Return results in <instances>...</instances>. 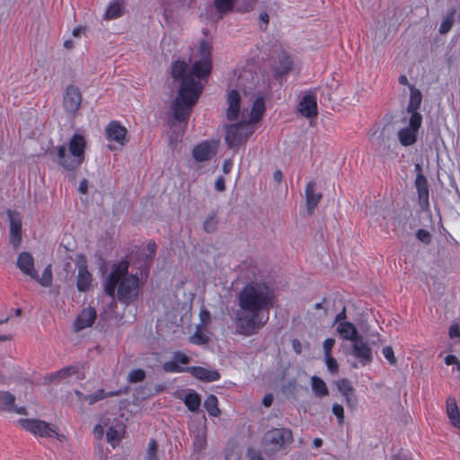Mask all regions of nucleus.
Segmentation results:
<instances>
[{
  "label": "nucleus",
  "mask_w": 460,
  "mask_h": 460,
  "mask_svg": "<svg viewBox=\"0 0 460 460\" xmlns=\"http://www.w3.org/2000/svg\"><path fill=\"white\" fill-rule=\"evenodd\" d=\"M158 444L155 439H150L146 450V460H158Z\"/></svg>",
  "instance_id": "obj_42"
},
{
  "label": "nucleus",
  "mask_w": 460,
  "mask_h": 460,
  "mask_svg": "<svg viewBox=\"0 0 460 460\" xmlns=\"http://www.w3.org/2000/svg\"><path fill=\"white\" fill-rule=\"evenodd\" d=\"M311 385H312V390L316 396L323 397V396H327L329 394V390L327 388V385L322 378H320L316 376H312L311 377Z\"/></svg>",
  "instance_id": "obj_31"
},
{
  "label": "nucleus",
  "mask_w": 460,
  "mask_h": 460,
  "mask_svg": "<svg viewBox=\"0 0 460 460\" xmlns=\"http://www.w3.org/2000/svg\"><path fill=\"white\" fill-rule=\"evenodd\" d=\"M123 4L119 1L111 2L106 9L105 18L112 20L120 17L123 14Z\"/></svg>",
  "instance_id": "obj_32"
},
{
  "label": "nucleus",
  "mask_w": 460,
  "mask_h": 460,
  "mask_svg": "<svg viewBox=\"0 0 460 460\" xmlns=\"http://www.w3.org/2000/svg\"><path fill=\"white\" fill-rule=\"evenodd\" d=\"M75 393L81 401L88 402L89 404H93L94 402L99 401L96 394L84 395L82 393H80L79 391H76Z\"/></svg>",
  "instance_id": "obj_54"
},
{
  "label": "nucleus",
  "mask_w": 460,
  "mask_h": 460,
  "mask_svg": "<svg viewBox=\"0 0 460 460\" xmlns=\"http://www.w3.org/2000/svg\"><path fill=\"white\" fill-rule=\"evenodd\" d=\"M294 441L291 429L273 428L268 430L261 438V447L266 456H274L285 450Z\"/></svg>",
  "instance_id": "obj_6"
},
{
  "label": "nucleus",
  "mask_w": 460,
  "mask_h": 460,
  "mask_svg": "<svg viewBox=\"0 0 460 460\" xmlns=\"http://www.w3.org/2000/svg\"><path fill=\"white\" fill-rule=\"evenodd\" d=\"M128 261L124 260L113 264L104 282L105 293L113 297L118 288V298L124 303L133 301L138 295L139 279L137 274H128Z\"/></svg>",
  "instance_id": "obj_3"
},
{
  "label": "nucleus",
  "mask_w": 460,
  "mask_h": 460,
  "mask_svg": "<svg viewBox=\"0 0 460 460\" xmlns=\"http://www.w3.org/2000/svg\"><path fill=\"white\" fill-rule=\"evenodd\" d=\"M395 132L393 123H386L382 128L376 124L368 130V137H375L376 147L385 154L394 153L397 142L394 138Z\"/></svg>",
  "instance_id": "obj_8"
},
{
  "label": "nucleus",
  "mask_w": 460,
  "mask_h": 460,
  "mask_svg": "<svg viewBox=\"0 0 460 460\" xmlns=\"http://www.w3.org/2000/svg\"><path fill=\"white\" fill-rule=\"evenodd\" d=\"M14 402L15 396L13 394L7 391L0 392V412L8 411L22 415L27 414L26 409L24 407H16Z\"/></svg>",
  "instance_id": "obj_22"
},
{
  "label": "nucleus",
  "mask_w": 460,
  "mask_h": 460,
  "mask_svg": "<svg viewBox=\"0 0 460 460\" xmlns=\"http://www.w3.org/2000/svg\"><path fill=\"white\" fill-rule=\"evenodd\" d=\"M19 270L31 279H37V270L34 267V259L28 252H22L19 254L16 262Z\"/></svg>",
  "instance_id": "obj_21"
},
{
  "label": "nucleus",
  "mask_w": 460,
  "mask_h": 460,
  "mask_svg": "<svg viewBox=\"0 0 460 460\" xmlns=\"http://www.w3.org/2000/svg\"><path fill=\"white\" fill-rule=\"evenodd\" d=\"M218 220L216 212L209 214L203 223V229L205 232L211 234L217 230Z\"/></svg>",
  "instance_id": "obj_40"
},
{
  "label": "nucleus",
  "mask_w": 460,
  "mask_h": 460,
  "mask_svg": "<svg viewBox=\"0 0 460 460\" xmlns=\"http://www.w3.org/2000/svg\"><path fill=\"white\" fill-rule=\"evenodd\" d=\"M200 402V397L196 392L189 393L184 398V403L190 411H198Z\"/></svg>",
  "instance_id": "obj_36"
},
{
  "label": "nucleus",
  "mask_w": 460,
  "mask_h": 460,
  "mask_svg": "<svg viewBox=\"0 0 460 460\" xmlns=\"http://www.w3.org/2000/svg\"><path fill=\"white\" fill-rule=\"evenodd\" d=\"M226 104V115H245V112H248V107L242 106L241 94L235 89H232L227 93Z\"/></svg>",
  "instance_id": "obj_15"
},
{
  "label": "nucleus",
  "mask_w": 460,
  "mask_h": 460,
  "mask_svg": "<svg viewBox=\"0 0 460 460\" xmlns=\"http://www.w3.org/2000/svg\"><path fill=\"white\" fill-rule=\"evenodd\" d=\"M212 70V60L199 59L192 65L190 75L198 79H206Z\"/></svg>",
  "instance_id": "obj_24"
},
{
  "label": "nucleus",
  "mask_w": 460,
  "mask_h": 460,
  "mask_svg": "<svg viewBox=\"0 0 460 460\" xmlns=\"http://www.w3.org/2000/svg\"><path fill=\"white\" fill-rule=\"evenodd\" d=\"M273 289L264 282H251L238 295L239 309L235 312L234 323L237 333L243 336L257 334L267 323L269 312L274 306Z\"/></svg>",
  "instance_id": "obj_1"
},
{
  "label": "nucleus",
  "mask_w": 460,
  "mask_h": 460,
  "mask_svg": "<svg viewBox=\"0 0 460 460\" xmlns=\"http://www.w3.org/2000/svg\"><path fill=\"white\" fill-rule=\"evenodd\" d=\"M217 398L214 394H210L204 402V407L211 416L217 417L221 411L217 407Z\"/></svg>",
  "instance_id": "obj_35"
},
{
  "label": "nucleus",
  "mask_w": 460,
  "mask_h": 460,
  "mask_svg": "<svg viewBox=\"0 0 460 460\" xmlns=\"http://www.w3.org/2000/svg\"><path fill=\"white\" fill-rule=\"evenodd\" d=\"M202 329H197L194 335L191 337V342L194 344H206L208 341V337L201 332Z\"/></svg>",
  "instance_id": "obj_46"
},
{
  "label": "nucleus",
  "mask_w": 460,
  "mask_h": 460,
  "mask_svg": "<svg viewBox=\"0 0 460 460\" xmlns=\"http://www.w3.org/2000/svg\"><path fill=\"white\" fill-rule=\"evenodd\" d=\"M347 318V315H346V307L343 306L341 312H340L336 317H335V320H334V323H337L338 324L341 322H344V320Z\"/></svg>",
  "instance_id": "obj_62"
},
{
  "label": "nucleus",
  "mask_w": 460,
  "mask_h": 460,
  "mask_svg": "<svg viewBox=\"0 0 460 460\" xmlns=\"http://www.w3.org/2000/svg\"><path fill=\"white\" fill-rule=\"evenodd\" d=\"M297 111L300 115H318L316 94L306 93L298 102Z\"/></svg>",
  "instance_id": "obj_20"
},
{
  "label": "nucleus",
  "mask_w": 460,
  "mask_h": 460,
  "mask_svg": "<svg viewBox=\"0 0 460 460\" xmlns=\"http://www.w3.org/2000/svg\"><path fill=\"white\" fill-rule=\"evenodd\" d=\"M172 358L177 364L181 363L183 365H187L190 362V358L181 351L175 352L172 356Z\"/></svg>",
  "instance_id": "obj_51"
},
{
  "label": "nucleus",
  "mask_w": 460,
  "mask_h": 460,
  "mask_svg": "<svg viewBox=\"0 0 460 460\" xmlns=\"http://www.w3.org/2000/svg\"><path fill=\"white\" fill-rule=\"evenodd\" d=\"M76 266L78 269L76 288L80 292H86L90 289L92 285L93 275L88 270L84 255H77Z\"/></svg>",
  "instance_id": "obj_11"
},
{
  "label": "nucleus",
  "mask_w": 460,
  "mask_h": 460,
  "mask_svg": "<svg viewBox=\"0 0 460 460\" xmlns=\"http://www.w3.org/2000/svg\"><path fill=\"white\" fill-rule=\"evenodd\" d=\"M106 137L110 141H116L124 146L128 139L127 138V128L121 126L118 121H111L105 129Z\"/></svg>",
  "instance_id": "obj_18"
},
{
  "label": "nucleus",
  "mask_w": 460,
  "mask_h": 460,
  "mask_svg": "<svg viewBox=\"0 0 460 460\" xmlns=\"http://www.w3.org/2000/svg\"><path fill=\"white\" fill-rule=\"evenodd\" d=\"M416 237L425 244H429L431 243V234L428 230H418L416 233Z\"/></svg>",
  "instance_id": "obj_49"
},
{
  "label": "nucleus",
  "mask_w": 460,
  "mask_h": 460,
  "mask_svg": "<svg viewBox=\"0 0 460 460\" xmlns=\"http://www.w3.org/2000/svg\"><path fill=\"white\" fill-rule=\"evenodd\" d=\"M96 319V311L93 307H87L84 309L77 316L75 321V328L77 330H83L84 328L92 326Z\"/></svg>",
  "instance_id": "obj_25"
},
{
  "label": "nucleus",
  "mask_w": 460,
  "mask_h": 460,
  "mask_svg": "<svg viewBox=\"0 0 460 460\" xmlns=\"http://www.w3.org/2000/svg\"><path fill=\"white\" fill-rule=\"evenodd\" d=\"M232 167H233V162L231 159H227L224 162L223 164V172L224 173L227 174L231 172L232 170Z\"/></svg>",
  "instance_id": "obj_64"
},
{
  "label": "nucleus",
  "mask_w": 460,
  "mask_h": 460,
  "mask_svg": "<svg viewBox=\"0 0 460 460\" xmlns=\"http://www.w3.org/2000/svg\"><path fill=\"white\" fill-rule=\"evenodd\" d=\"M422 100V95L420 90L415 86H410V100L407 106V111L410 115H420L417 110L420 108Z\"/></svg>",
  "instance_id": "obj_27"
},
{
  "label": "nucleus",
  "mask_w": 460,
  "mask_h": 460,
  "mask_svg": "<svg viewBox=\"0 0 460 460\" xmlns=\"http://www.w3.org/2000/svg\"><path fill=\"white\" fill-rule=\"evenodd\" d=\"M445 363L447 366L456 365L457 370L459 371L460 361L458 360V358L455 355H447L445 358Z\"/></svg>",
  "instance_id": "obj_59"
},
{
  "label": "nucleus",
  "mask_w": 460,
  "mask_h": 460,
  "mask_svg": "<svg viewBox=\"0 0 460 460\" xmlns=\"http://www.w3.org/2000/svg\"><path fill=\"white\" fill-rule=\"evenodd\" d=\"M198 54L199 59L212 60L211 59V45L206 40H201L199 44Z\"/></svg>",
  "instance_id": "obj_39"
},
{
  "label": "nucleus",
  "mask_w": 460,
  "mask_h": 460,
  "mask_svg": "<svg viewBox=\"0 0 460 460\" xmlns=\"http://www.w3.org/2000/svg\"><path fill=\"white\" fill-rule=\"evenodd\" d=\"M335 344V340L332 338H328L323 341V354L324 357L332 355V349Z\"/></svg>",
  "instance_id": "obj_53"
},
{
  "label": "nucleus",
  "mask_w": 460,
  "mask_h": 460,
  "mask_svg": "<svg viewBox=\"0 0 460 460\" xmlns=\"http://www.w3.org/2000/svg\"><path fill=\"white\" fill-rule=\"evenodd\" d=\"M228 117L230 123L225 125V142L229 149H237L244 145L254 133L262 117Z\"/></svg>",
  "instance_id": "obj_4"
},
{
  "label": "nucleus",
  "mask_w": 460,
  "mask_h": 460,
  "mask_svg": "<svg viewBox=\"0 0 460 460\" xmlns=\"http://www.w3.org/2000/svg\"><path fill=\"white\" fill-rule=\"evenodd\" d=\"M455 13H456V11L454 9H451L447 13L445 18L443 19L442 22L440 23L439 30H438L439 33L445 34L451 30L453 23H454Z\"/></svg>",
  "instance_id": "obj_38"
},
{
  "label": "nucleus",
  "mask_w": 460,
  "mask_h": 460,
  "mask_svg": "<svg viewBox=\"0 0 460 460\" xmlns=\"http://www.w3.org/2000/svg\"><path fill=\"white\" fill-rule=\"evenodd\" d=\"M265 110V98L263 95L259 94L253 100L250 112L245 115H263Z\"/></svg>",
  "instance_id": "obj_34"
},
{
  "label": "nucleus",
  "mask_w": 460,
  "mask_h": 460,
  "mask_svg": "<svg viewBox=\"0 0 460 460\" xmlns=\"http://www.w3.org/2000/svg\"><path fill=\"white\" fill-rule=\"evenodd\" d=\"M187 65L184 61L176 60L172 66V76L181 79L178 95L172 102V113L171 115H190L192 107L199 98L203 86L199 81L186 73Z\"/></svg>",
  "instance_id": "obj_2"
},
{
  "label": "nucleus",
  "mask_w": 460,
  "mask_h": 460,
  "mask_svg": "<svg viewBox=\"0 0 460 460\" xmlns=\"http://www.w3.org/2000/svg\"><path fill=\"white\" fill-rule=\"evenodd\" d=\"M86 140L79 134H75L68 142V146L64 145L56 147V162L66 171L76 170L84 161Z\"/></svg>",
  "instance_id": "obj_5"
},
{
  "label": "nucleus",
  "mask_w": 460,
  "mask_h": 460,
  "mask_svg": "<svg viewBox=\"0 0 460 460\" xmlns=\"http://www.w3.org/2000/svg\"><path fill=\"white\" fill-rule=\"evenodd\" d=\"M346 399V403H347V406L350 409H355L357 407V404H358V399H357V396L355 394V391L354 392H351L348 394H345L343 395Z\"/></svg>",
  "instance_id": "obj_52"
},
{
  "label": "nucleus",
  "mask_w": 460,
  "mask_h": 460,
  "mask_svg": "<svg viewBox=\"0 0 460 460\" xmlns=\"http://www.w3.org/2000/svg\"><path fill=\"white\" fill-rule=\"evenodd\" d=\"M77 372V368L75 367H66V368H63L61 370H59L58 373H57V376H59L60 378H65L68 376H71L73 374H75Z\"/></svg>",
  "instance_id": "obj_55"
},
{
  "label": "nucleus",
  "mask_w": 460,
  "mask_h": 460,
  "mask_svg": "<svg viewBox=\"0 0 460 460\" xmlns=\"http://www.w3.org/2000/svg\"><path fill=\"white\" fill-rule=\"evenodd\" d=\"M18 422L22 429L35 436L50 438L56 433L55 427L39 419H21Z\"/></svg>",
  "instance_id": "obj_10"
},
{
  "label": "nucleus",
  "mask_w": 460,
  "mask_h": 460,
  "mask_svg": "<svg viewBox=\"0 0 460 460\" xmlns=\"http://www.w3.org/2000/svg\"><path fill=\"white\" fill-rule=\"evenodd\" d=\"M63 102L66 111L75 115L82 102V95L79 88L73 84L66 86Z\"/></svg>",
  "instance_id": "obj_13"
},
{
  "label": "nucleus",
  "mask_w": 460,
  "mask_h": 460,
  "mask_svg": "<svg viewBox=\"0 0 460 460\" xmlns=\"http://www.w3.org/2000/svg\"><path fill=\"white\" fill-rule=\"evenodd\" d=\"M383 355L391 366H395L397 364V358L391 346H385L383 348Z\"/></svg>",
  "instance_id": "obj_45"
},
{
  "label": "nucleus",
  "mask_w": 460,
  "mask_h": 460,
  "mask_svg": "<svg viewBox=\"0 0 460 460\" xmlns=\"http://www.w3.org/2000/svg\"><path fill=\"white\" fill-rule=\"evenodd\" d=\"M200 323L197 325V329H205L211 323V315L208 310L201 308L199 313Z\"/></svg>",
  "instance_id": "obj_43"
},
{
  "label": "nucleus",
  "mask_w": 460,
  "mask_h": 460,
  "mask_svg": "<svg viewBox=\"0 0 460 460\" xmlns=\"http://www.w3.org/2000/svg\"><path fill=\"white\" fill-rule=\"evenodd\" d=\"M336 385L342 395L354 392V388L350 385V382L346 378L337 381Z\"/></svg>",
  "instance_id": "obj_44"
},
{
  "label": "nucleus",
  "mask_w": 460,
  "mask_h": 460,
  "mask_svg": "<svg viewBox=\"0 0 460 460\" xmlns=\"http://www.w3.org/2000/svg\"><path fill=\"white\" fill-rule=\"evenodd\" d=\"M10 222V243L17 249L22 241V219L16 211L7 210Z\"/></svg>",
  "instance_id": "obj_14"
},
{
  "label": "nucleus",
  "mask_w": 460,
  "mask_h": 460,
  "mask_svg": "<svg viewBox=\"0 0 460 460\" xmlns=\"http://www.w3.org/2000/svg\"><path fill=\"white\" fill-rule=\"evenodd\" d=\"M205 446H206V438H205L204 434L197 435L196 439L194 441L195 448L201 450L205 447Z\"/></svg>",
  "instance_id": "obj_57"
},
{
  "label": "nucleus",
  "mask_w": 460,
  "mask_h": 460,
  "mask_svg": "<svg viewBox=\"0 0 460 460\" xmlns=\"http://www.w3.org/2000/svg\"><path fill=\"white\" fill-rule=\"evenodd\" d=\"M352 354L363 366L369 364L373 359L372 349L364 341L362 336L352 341Z\"/></svg>",
  "instance_id": "obj_16"
},
{
  "label": "nucleus",
  "mask_w": 460,
  "mask_h": 460,
  "mask_svg": "<svg viewBox=\"0 0 460 460\" xmlns=\"http://www.w3.org/2000/svg\"><path fill=\"white\" fill-rule=\"evenodd\" d=\"M305 195L306 211L309 215H312L323 198L322 192H316V182L314 181L307 182Z\"/></svg>",
  "instance_id": "obj_17"
},
{
  "label": "nucleus",
  "mask_w": 460,
  "mask_h": 460,
  "mask_svg": "<svg viewBox=\"0 0 460 460\" xmlns=\"http://www.w3.org/2000/svg\"><path fill=\"white\" fill-rule=\"evenodd\" d=\"M449 337L451 339L460 338V327L458 324H453L449 328Z\"/></svg>",
  "instance_id": "obj_60"
},
{
  "label": "nucleus",
  "mask_w": 460,
  "mask_h": 460,
  "mask_svg": "<svg viewBox=\"0 0 460 460\" xmlns=\"http://www.w3.org/2000/svg\"><path fill=\"white\" fill-rule=\"evenodd\" d=\"M324 360L327 368L331 373L335 374L338 372L339 365L337 363V360L334 358H332V355L324 357Z\"/></svg>",
  "instance_id": "obj_48"
},
{
  "label": "nucleus",
  "mask_w": 460,
  "mask_h": 460,
  "mask_svg": "<svg viewBox=\"0 0 460 460\" xmlns=\"http://www.w3.org/2000/svg\"><path fill=\"white\" fill-rule=\"evenodd\" d=\"M123 432L124 427L121 423L110 427L106 432L107 441L115 447L120 441Z\"/></svg>",
  "instance_id": "obj_30"
},
{
  "label": "nucleus",
  "mask_w": 460,
  "mask_h": 460,
  "mask_svg": "<svg viewBox=\"0 0 460 460\" xmlns=\"http://www.w3.org/2000/svg\"><path fill=\"white\" fill-rule=\"evenodd\" d=\"M332 413L337 417L339 423H343L344 420V410L343 406L339 403H334L332 408Z\"/></svg>",
  "instance_id": "obj_50"
},
{
  "label": "nucleus",
  "mask_w": 460,
  "mask_h": 460,
  "mask_svg": "<svg viewBox=\"0 0 460 460\" xmlns=\"http://www.w3.org/2000/svg\"><path fill=\"white\" fill-rule=\"evenodd\" d=\"M337 332L340 336L346 341H354L358 338L361 337L356 326L349 322H341L337 326Z\"/></svg>",
  "instance_id": "obj_26"
},
{
  "label": "nucleus",
  "mask_w": 460,
  "mask_h": 460,
  "mask_svg": "<svg viewBox=\"0 0 460 460\" xmlns=\"http://www.w3.org/2000/svg\"><path fill=\"white\" fill-rule=\"evenodd\" d=\"M260 21L262 22L260 27L261 31H265L268 27L270 17L266 12H262L260 13Z\"/></svg>",
  "instance_id": "obj_58"
},
{
  "label": "nucleus",
  "mask_w": 460,
  "mask_h": 460,
  "mask_svg": "<svg viewBox=\"0 0 460 460\" xmlns=\"http://www.w3.org/2000/svg\"><path fill=\"white\" fill-rule=\"evenodd\" d=\"M187 118L188 117H169L167 124L170 127L172 134L175 135V138L177 139L181 137L187 125Z\"/></svg>",
  "instance_id": "obj_29"
},
{
  "label": "nucleus",
  "mask_w": 460,
  "mask_h": 460,
  "mask_svg": "<svg viewBox=\"0 0 460 460\" xmlns=\"http://www.w3.org/2000/svg\"><path fill=\"white\" fill-rule=\"evenodd\" d=\"M186 371L190 372L194 377L205 382H213L220 378L217 370H210L202 367H189Z\"/></svg>",
  "instance_id": "obj_23"
},
{
  "label": "nucleus",
  "mask_w": 460,
  "mask_h": 460,
  "mask_svg": "<svg viewBox=\"0 0 460 460\" xmlns=\"http://www.w3.org/2000/svg\"><path fill=\"white\" fill-rule=\"evenodd\" d=\"M218 141L206 140L192 149V156L197 162L210 160L217 153Z\"/></svg>",
  "instance_id": "obj_12"
},
{
  "label": "nucleus",
  "mask_w": 460,
  "mask_h": 460,
  "mask_svg": "<svg viewBox=\"0 0 460 460\" xmlns=\"http://www.w3.org/2000/svg\"><path fill=\"white\" fill-rule=\"evenodd\" d=\"M146 378V372L143 369H134L128 375V382L136 384L144 381Z\"/></svg>",
  "instance_id": "obj_41"
},
{
  "label": "nucleus",
  "mask_w": 460,
  "mask_h": 460,
  "mask_svg": "<svg viewBox=\"0 0 460 460\" xmlns=\"http://www.w3.org/2000/svg\"><path fill=\"white\" fill-rule=\"evenodd\" d=\"M163 368L165 372H183L186 371V367H180L174 360L167 361L164 364Z\"/></svg>",
  "instance_id": "obj_47"
},
{
  "label": "nucleus",
  "mask_w": 460,
  "mask_h": 460,
  "mask_svg": "<svg viewBox=\"0 0 460 460\" xmlns=\"http://www.w3.org/2000/svg\"><path fill=\"white\" fill-rule=\"evenodd\" d=\"M291 343H292V348H293L294 351L296 354H301V352H302L301 342L297 339H294V340H292Z\"/></svg>",
  "instance_id": "obj_63"
},
{
  "label": "nucleus",
  "mask_w": 460,
  "mask_h": 460,
  "mask_svg": "<svg viewBox=\"0 0 460 460\" xmlns=\"http://www.w3.org/2000/svg\"><path fill=\"white\" fill-rule=\"evenodd\" d=\"M392 123L398 141L402 146H410L417 142L422 117H400Z\"/></svg>",
  "instance_id": "obj_7"
},
{
  "label": "nucleus",
  "mask_w": 460,
  "mask_h": 460,
  "mask_svg": "<svg viewBox=\"0 0 460 460\" xmlns=\"http://www.w3.org/2000/svg\"><path fill=\"white\" fill-rule=\"evenodd\" d=\"M215 188L217 190L222 192L226 190V183L224 177L220 176L217 179L215 182Z\"/></svg>",
  "instance_id": "obj_61"
},
{
  "label": "nucleus",
  "mask_w": 460,
  "mask_h": 460,
  "mask_svg": "<svg viewBox=\"0 0 460 460\" xmlns=\"http://www.w3.org/2000/svg\"><path fill=\"white\" fill-rule=\"evenodd\" d=\"M447 414L450 423L460 429V411L455 398L449 397L447 400Z\"/></svg>",
  "instance_id": "obj_28"
},
{
  "label": "nucleus",
  "mask_w": 460,
  "mask_h": 460,
  "mask_svg": "<svg viewBox=\"0 0 460 460\" xmlns=\"http://www.w3.org/2000/svg\"><path fill=\"white\" fill-rule=\"evenodd\" d=\"M293 65L294 62L289 53L282 48L276 49L270 62L273 77L277 81H282L293 69Z\"/></svg>",
  "instance_id": "obj_9"
},
{
  "label": "nucleus",
  "mask_w": 460,
  "mask_h": 460,
  "mask_svg": "<svg viewBox=\"0 0 460 460\" xmlns=\"http://www.w3.org/2000/svg\"><path fill=\"white\" fill-rule=\"evenodd\" d=\"M95 394L98 397V400L100 401L108 396H110V397L118 396V395L121 394V391L119 390V391H112L110 393H105V391L103 389H100Z\"/></svg>",
  "instance_id": "obj_56"
},
{
  "label": "nucleus",
  "mask_w": 460,
  "mask_h": 460,
  "mask_svg": "<svg viewBox=\"0 0 460 460\" xmlns=\"http://www.w3.org/2000/svg\"><path fill=\"white\" fill-rule=\"evenodd\" d=\"M415 187L418 191L419 205L421 209H428L429 202V183L426 176L423 173H418L415 179Z\"/></svg>",
  "instance_id": "obj_19"
},
{
  "label": "nucleus",
  "mask_w": 460,
  "mask_h": 460,
  "mask_svg": "<svg viewBox=\"0 0 460 460\" xmlns=\"http://www.w3.org/2000/svg\"><path fill=\"white\" fill-rule=\"evenodd\" d=\"M237 0H213L216 11L224 15L233 11Z\"/></svg>",
  "instance_id": "obj_33"
},
{
  "label": "nucleus",
  "mask_w": 460,
  "mask_h": 460,
  "mask_svg": "<svg viewBox=\"0 0 460 460\" xmlns=\"http://www.w3.org/2000/svg\"><path fill=\"white\" fill-rule=\"evenodd\" d=\"M33 279L39 282L42 287L49 288L52 285L53 280L51 265L49 264L45 268L41 277H40L39 274L37 273V279Z\"/></svg>",
  "instance_id": "obj_37"
}]
</instances>
